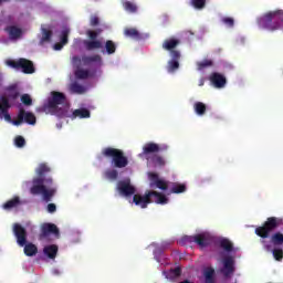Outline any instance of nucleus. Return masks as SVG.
<instances>
[{
    "instance_id": "obj_5",
    "label": "nucleus",
    "mask_w": 283,
    "mask_h": 283,
    "mask_svg": "<svg viewBox=\"0 0 283 283\" xmlns=\"http://www.w3.org/2000/svg\"><path fill=\"white\" fill-rule=\"evenodd\" d=\"M133 202L142 209H147V206L151 205L153 202H155L156 205H167V202H169V199L167 198V196L156 190H149L146 191L144 196L134 195Z\"/></svg>"
},
{
    "instance_id": "obj_23",
    "label": "nucleus",
    "mask_w": 283,
    "mask_h": 283,
    "mask_svg": "<svg viewBox=\"0 0 283 283\" xmlns=\"http://www.w3.org/2000/svg\"><path fill=\"white\" fill-rule=\"evenodd\" d=\"M43 253L50 260H54L56 258V254L59 253V245L56 244L46 245L43 249Z\"/></svg>"
},
{
    "instance_id": "obj_9",
    "label": "nucleus",
    "mask_w": 283,
    "mask_h": 283,
    "mask_svg": "<svg viewBox=\"0 0 283 283\" xmlns=\"http://www.w3.org/2000/svg\"><path fill=\"white\" fill-rule=\"evenodd\" d=\"M7 65L13 70H22L23 74H34V63L28 59L20 57L18 61L8 60Z\"/></svg>"
},
{
    "instance_id": "obj_54",
    "label": "nucleus",
    "mask_w": 283,
    "mask_h": 283,
    "mask_svg": "<svg viewBox=\"0 0 283 283\" xmlns=\"http://www.w3.org/2000/svg\"><path fill=\"white\" fill-rule=\"evenodd\" d=\"M3 2V0H0V3H2Z\"/></svg>"
},
{
    "instance_id": "obj_16",
    "label": "nucleus",
    "mask_w": 283,
    "mask_h": 283,
    "mask_svg": "<svg viewBox=\"0 0 283 283\" xmlns=\"http://www.w3.org/2000/svg\"><path fill=\"white\" fill-rule=\"evenodd\" d=\"M117 190L120 196L125 197L134 196V193H136V188L132 186V180L129 179L119 180L117 182Z\"/></svg>"
},
{
    "instance_id": "obj_42",
    "label": "nucleus",
    "mask_w": 283,
    "mask_h": 283,
    "mask_svg": "<svg viewBox=\"0 0 283 283\" xmlns=\"http://www.w3.org/2000/svg\"><path fill=\"white\" fill-rule=\"evenodd\" d=\"M14 145L15 147H19V148L25 147V138H23V136L21 135H18L14 138Z\"/></svg>"
},
{
    "instance_id": "obj_44",
    "label": "nucleus",
    "mask_w": 283,
    "mask_h": 283,
    "mask_svg": "<svg viewBox=\"0 0 283 283\" xmlns=\"http://www.w3.org/2000/svg\"><path fill=\"white\" fill-rule=\"evenodd\" d=\"M21 103H23V105H27V107H30V105H32V97L29 94H23L21 96Z\"/></svg>"
},
{
    "instance_id": "obj_1",
    "label": "nucleus",
    "mask_w": 283,
    "mask_h": 283,
    "mask_svg": "<svg viewBox=\"0 0 283 283\" xmlns=\"http://www.w3.org/2000/svg\"><path fill=\"white\" fill-rule=\"evenodd\" d=\"M52 168L45 163H42L35 169L36 177L32 179V187L30 193L32 196H42L44 202H51L52 198L56 196V187H54V179L48 176Z\"/></svg>"
},
{
    "instance_id": "obj_32",
    "label": "nucleus",
    "mask_w": 283,
    "mask_h": 283,
    "mask_svg": "<svg viewBox=\"0 0 283 283\" xmlns=\"http://www.w3.org/2000/svg\"><path fill=\"white\" fill-rule=\"evenodd\" d=\"M70 90L73 94H85V86L78 84V82H73L70 86Z\"/></svg>"
},
{
    "instance_id": "obj_18",
    "label": "nucleus",
    "mask_w": 283,
    "mask_h": 283,
    "mask_svg": "<svg viewBox=\"0 0 283 283\" xmlns=\"http://www.w3.org/2000/svg\"><path fill=\"white\" fill-rule=\"evenodd\" d=\"M148 178L150 180L151 189L157 187V189H161V191H167V189L169 188L167 181L160 179V177H158V174H156V172H149Z\"/></svg>"
},
{
    "instance_id": "obj_17",
    "label": "nucleus",
    "mask_w": 283,
    "mask_h": 283,
    "mask_svg": "<svg viewBox=\"0 0 283 283\" xmlns=\"http://www.w3.org/2000/svg\"><path fill=\"white\" fill-rule=\"evenodd\" d=\"M180 51H171L170 60L168 61L167 72L169 74H174L180 67Z\"/></svg>"
},
{
    "instance_id": "obj_47",
    "label": "nucleus",
    "mask_w": 283,
    "mask_h": 283,
    "mask_svg": "<svg viewBox=\"0 0 283 283\" xmlns=\"http://www.w3.org/2000/svg\"><path fill=\"white\" fill-rule=\"evenodd\" d=\"M99 23H101V20L98 19V15L91 17L90 24L92 25V28H96V25H98Z\"/></svg>"
},
{
    "instance_id": "obj_27",
    "label": "nucleus",
    "mask_w": 283,
    "mask_h": 283,
    "mask_svg": "<svg viewBox=\"0 0 283 283\" xmlns=\"http://www.w3.org/2000/svg\"><path fill=\"white\" fill-rule=\"evenodd\" d=\"M124 34L129 39H135V41H140L142 39L140 32L136 28H126Z\"/></svg>"
},
{
    "instance_id": "obj_29",
    "label": "nucleus",
    "mask_w": 283,
    "mask_h": 283,
    "mask_svg": "<svg viewBox=\"0 0 283 283\" xmlns=\"http://www.w3.org/2000/svg\"><path fill=\"white\" fill-rule=\"evenodd\" d=\"M116 48H117L116 42L112 40H107L104 45L105 51H102V52L103 53L106 52V54L108 55L116 54Z\"/></svg>"
},
{
    "instance_id": "obj_51",
    "label": "nucleus",
    "mask_w": 283,
    "mask_h": 283,
    "mask_svg": "<svg viewBox=\"0 0 283 283\" xmlns=\"http://www.w3.org/2000/svg\"><path fill=\"white\" fill-rule=\"evenodd\" d=\"M264 249H265L266 251H271V245L266 244V245H264Z\"/></svg>"
},
{
    "instance_id": "obj_48",
    "label": "nucleus",
    "mask_w": 283,
    "mask_h": 283,
    "mask_svg": "<svg viewBox=\"0 0 283 283\" xmlns=\"http://www.w3.org/2000/svg\"><path fill=\"white\" fill-rule=\"evenodd\" d=\"M171 273L175 277H180V275H182V270L180 269V266H177L174 270H171Z\"/></svg>"
},
{
    "instance_id": "obj_21",
    "label": "nucleus",
    "mask_w": 283,
    "mask_h": 283,
    "mask_svg": "<svg viewBox=\"0 0 283 283\" xmlns=\"http://www.w3.org/2000/svg\"><path fill=\"white\" fill-rule=\"evenodd\" d=\"M83 45L87 52H92V50H103V42H101V40H84Z\"/></svg>"
},
{
    "instance_id": "obj_31",
    "label": "nucleus",
    "mask_w": 283,
    "mask_h": 283,
    "mask_svg": "<svg viewBox=\"0 0 283 283\" xmlns=\"http://www.w3.org/2000/svg\"><path fill=\"white\" fill-rule=\"evenodd\" d=\"M193 109L198 116H205V114H207V105L202 102H196Z\"/></svg>"
},
{
    "instance_id": "obj_28",
    "label": "nucleus",
    "mask_w": 283,
    "mask_h": 283,
    "mask_svg": "<svg viewBox=\"0 0 283 283\" xmlns=\"http://www.w3.org/2000/svg\"><path fill=\"white\" fill-rule=\"evenodd\" d=\"M122 6L126 12H130L132 14L138 12V7L136 3H134V1L122 0Z\"/></svg>"
},
{
    "instance_id": "obj_26",
    "label": "nucleus",
    "mask_w": 283,
    "mask_h": 283,
    "mask_svg": "<svg viewBox=\"0 0 283 283\" xmlns=\"http://www.w3.org/2000/svg\"><path fill=\"white\" fill-rule=\"evenodd\" d=\"M203 277L206 283H214L216 282V270L213 268H206L203 270Z\"/></svg>"
},
{
    "instance_id": "obj_25",
    "label": "nucleus",
    "mask_w": 283,
    "mask_h": 283,
    "mask_svg": "<svg viewBox=\"0 0 283 283\" xmlns=\"http://www.w3.org/2000/svg\"><path fill=\"white\" fill-rule=\"evenodd\" d=\"M6 30L12 40L21 39V34H23V31L15 25L8 27Z\"/></svg>"
},
{
    "instance_id": "obj_11",
    "label": "nucleus",
    "mask_w": 283,
    "mask_h": 283,
    "mask_svg": "<svg viewBox=\"0 0 283 283\" xmlns=\"http://www.w3.org/2000/svg\"><path fill=\"white\" fill-rule=\"evenodd\" d=\"M23 123H27L28 125H36V116L34 113L25 112L23 108H20L17 119H13L12 124L15 125V127H19V125H23Z\"/></svg>"
},
{
    "instance_id": "obj_46",
    "label": "nucleus",
    "mask_w": 283,
    "mask_h": 283,
    "mask_svg": "<svg viewBox=\"0 0 283 283\" xmlns=\"http://www.w3.org/2000/svg\"><path fill=\"white\" fill-rule=\"evenodd\" d=\"M86 34L91 41H97L96 39H98V32L96 31L88 30Z\"/></svg>"
},
{
    "instance_id": "obj_40",
    "label": "nucleus",
    "mask_w": 283,
    "mask_h": 283,
    "mask_svg": "<svg viewBox=\"0 0 283 283\" xmlns=\"http://www.w3.org/2000/svg\"><path fill=\"white\" fill-rule=\"evenodd\" d=\"M105 178L107 180H118V170L116 169H109L104 172Z\"/></svg>"
},
{
    "instance_id": "obj_14",
    "label": "nucleus",
    "mask_w": 283,
    "mask_h": 283,
    "mask_svg": "<svg viewBox=\"0 0 283 283\" xmlns=\"http://www.w3.org/2000/svg\"><path fill=\"white\" fill-rule=\"evenodd\" d=\"M223 268L221 269L222 275L224 277H231L235 273V259L231 255H227L222 260Z\"/></svg>"
},
{
    "instance_id": "obj_34",
    "label": "nucleus",
    "mask_w": 283,
    "mask_h": 283,
    "mask_svg": "<svg viewBox=\"0 0 283 283\" xmlns=\"http://www.w3.org/2000/svg\"><path fill=\"white\" fill-rule=\"evenodd\" d=\"M190 6H192L195 10H205L207 7V0H190Z\"/></svg>"
},
{
    "instance_id": "obj_15",
    "label": "nucleus",
    "mask_w": 283,
    "mask_h": 283,
    "mask_svg": "<svg viewBox=\"0 0 283 283\" xmlns=\"http://www.w3.org/2000/svg\"><path fill=\"white\" fill-rule=\"evenodd\" d=\"M10 98L6 95L0 96V118H4L7 123L12 122V116H10L9 109H10Z\"/></svg>"
},
{
    "instance_id": "obj_20",
    "label": "nucleus",
    "mask_w": 283,
    "mask_h": 283,
    "mask_svg": "<svg viewBox=\"0 0 283 283\" xmlns=\"http://www.w3.org/2000/svg\"><path fill=\"white\" fill-rule=\"evenodd\" d=\"M180 45V40L176 38H170L164 41L163 43V50H166L167 52H178L177 46Z\"/></svg>"
},
{
    "instance_id": "obj_22",
    "label": "nucleus",
    "mask_w": 283,
    "mask_h": 283,
    "mask_svg": "<svg viewBox=\"0 0 283 283\" xmlns=\"http://www.w3.org/2000/svg\"><path fill=\"white\" fill-rule=\"evenodd\" d=\"M20 205H21V198L14 197L8 200L7 202H4L2 205V209H4V211H12V209H17V207H20Z\"/></svg>"
},
{
    "instance_id": "obj_45",
    "label": "nucleus",
    "mask_w": 283,
    "mask_h": 283,
    "mask_svg": "<svg viewBox=\"0 0 283 283\" xmlns=\"http://www.w3.org/2000/svg\"><path fill=\"white\" fill-rule=\"evenodd\" d=\"M222 23H224V25H227L228 28H233V25H235V20H233V18H229V17H224L222 18Z\"/></svg>"
},
{
    "instance_id": "obj_41",
    "label": "nucleus",
    "mask_w": 283,
    "mask_h": 283,
    "mask_svg": "<svg viewBox=\"0 0 283 283\" xmlns=\"http://www.w3.org/2000/svg\"><path fill=\"white\" fill-rule=\"evenodd\" d=\"M69 36H70V29H69V28H65V29L61 32V35H60L62 45H67Z\"/></svg>"
},
{
    "instance_id": "obj_30",
    "label": "nucleus",
    "mask_w": 283,
    "mask_h": 283,
    "mask_svg": "<svg viewBox=\"0 0 283 283\" xmlns=\"http://www.w3.org/2000/svg\"><path fill=\"white\" fill-rule=\"evenodd\" d=\"M72 118H90V111L87 108H77L73 112Z\"/></svg>"
},
{
    "instance_id": "obj_37",
    "label": "nucleus",
    "mask_w": 283,
    "mask_h": 283,
    "mask_svg": "<svg viewBox=\"0 0 283 283\" xmlns=\"http://www.w3.org/2000/svg\"><path fill=\"white\" fill-rule=\"evenodd\" d=\"M52 39V31L45 28H42V38L40 43H48Z\"/></svg>"
},
{
    "instance_id": "obj_38",
    "label": "nucleus",
    "mask_w": 283,
    "mask_h": 283,
    "mask_svg": "<svg viewBox=\"0 0 283 283\" xmlns=\"http://www.w3.org/2000/svg\"><path fill=\"white\" fill-rule=\"evenodd\" d=\"M8 98H11L12 101H17V98L20 96V93L19 91H17V86L12 85V86H9L8 88Z\"/></svg>"
},
{
    "instance_id": "obj_13",
    "label": "nucleus",
    "mask_w": 283,
    "mask_h": 283,
    "mask_svg": "<svg viewBox=\"0 0 283 283\" xmlns=\"http://www.w3.org/2000/svg\"><path fill=\"white\" fill-rule=\"evenodd\" d=\"M50 235H55V238H59L61 235L59 227H56L54 223H43L41 226L39 240H46Z\"/></svg>"
},
{
    "instance_id": "obj_52",
    "label": "nucleus",
    "mask_w": 283,
    "mask_h": 283,
    "mask_svg": "<svg viewBox=\"0 0 283 283\" xmlns=\"http://www.w3.org/2000/svg\"><path fill=\"white\" fill-rule=\"evenodd\" d=\"M200 87H202V85H205V81L201 80L200 83H199Z\"/></svg>"
},
{
    "instance_id": "obj_3",
    "label": "nucleus",
    "mask_w": 283,
    "mask_h": 283,
    "mask_svg": "<svg viewBox=\"0 0 283 283\" xmlns=\"http://www.w3.org/2000/svg\"><path fill=\"white\" fill-rule=\"evenodd\" d=\"M259 28L268 30L269 32H277L283 30V10L277 9L269 11L256 19Z\"/></svg>"
},
{
    "instance_id": "obj_10",
    "label": "nucleus",
    "mask_w": 283,
    "mask_h": 283,
    "mask_svg": "<svg viewBox=\"0 0 283 283\" xmlns=\"http://www.w3.org/2000/svg\"><path fill=\"white\" fill-rule=\"evenodd\" d=\"M103 59L101 55H83L82 57L78 55H74L72 57V65L73 67H83V65H92V63H101Z\"/></svg>"
},
{
    "instance_id": "obj_33",
    "label": "nucleus",
    "mask_w": 283,
    "mask_h": 283,
    "mask_svg": "<svg viewBox=\"0 0 283 283\" xmlns=\"http://www.w3.org/2000/svg\"><path fill=\"white\" fill-rule=\"evenodd\" d=\"M271 242L275 247H282V244H283V234H282V232H275L274 234H272Z\"/></svg>"
},
{
    "instance_id": "obj_19",
    "label": "nucleus",
    "mask_w": 283,
    "mask_h": 283,
    "mask_svg": "<svg viewBox=\"0 0 283 283\" xmlns=\"http://www.w3.org/2000/svg\"><path fill=\"white\" fill-rule=\"evenodd\" d=\"M209 81L211 85H213V87H216L217 90H222V87L227 85V77H224V75L217 72L210 74Z\"/></svg>"
},
{
    "instance_id": "obj_8",
    "label": "nucleus",
    "mask_w": 283,
    "mask_h": 283,
    "mask_svg": "<svg viewBox=\"0 0 283 283\" xmlns=\"http://www.w3.org/2000/svg\"><path fill=\"white\" fill-rule=\"evenodd\" d=\"M279 227H283V219L280 217H270L262 226L255 228L254 233L259 238H262V240H266Z\"/></svg>"
},
{
    "instance_id": "obj_4",
    "label": "nucleus",
    "mask_w": 283,
    "mask_h": 283,
    "mask_svg": "<svg viewBox=\"0 0 283 283\" xmlns=\"http://www.w3.org/2000/svg\"><path fill=\"white\" fill-rule=\"evenodd\" d=\"M169 149V146H159L156 143H147L143 148V154L146 156V160L150 163V165L155 167H165L167 164L165 161V158L160 155H158L159 151H167ZM153 154V155H150Z\"/></svg>"
},
{
    "instance_id": "obj_35",
    "label": "nucleus",
    "mask_w": 283,
    "mask_h": 283,
    "mask_svg": "<svg viewBox=\"0 0 283 283\" xmlns=\"http://www.w3.org/2000/svg\"><path fill=\"white\" fill-rule=\"evenodd\" d=\"M75 77H77L80 80L90 78V71L83 70L81 67H76Z\"/></svg>"
},
{
    "instance_id": "obj_12",
    "label": "nucleus",
    "mask_w": 283,
    "mask_h": 283,
    "mask_svg": "<svg viewBox=\"0 0 283 283\" xmlns=\"http://www.w3.org/2000/svg\"><path fill=\"white\" fill-rule=\"evenodd\" d=\"M184 240L186 242H195V244H198V247H201V249H205V247H209L211 244V237L207 233L185 237Z\"/></svg>"
},
{
    "instance_id": "obj_39",
    "label": "nucleus",
    "mask_w": 283,
    "mask_h": 283,
    "mask_svg": "<svg viewBox=\"0 0 283 283\" xmlns=\"http://www.w3.org/2000/svg\"><path fill=\"white\" fill-rule=\"evenodd\" d=\"M213 65V61L211 60H203L201 62H197V70L202 71L207 70V67H211Z\"/></svg>"
},
{
    "instance_id": "obj_50",
    "label": "nucleus",
    "mask_w": 283,
    "mask_h": 283,
    "mask_svg": "<svg viewBox=\"0 0 283 283\" xmlns=\"http://www.w3.org/2000/svg\"><path fill=\"white\" fill-rule=\"evenodd\" d=\"M63 45H65V44H63V42L55 43V44H54V50H56V51L63 50Z\"/></svg>"
},
{
    "instance_id": "obj_43",
    "label": "nucleus",
    "mask_w": 283,
    "mask_h": 283,
    "mask_svg": "<svg viewBox=\"0 0 283 283\" xmlns=\"http://www.w3.org/2000/svg\"><path fill=\"white\" fill-rule=\"evenodd\" d=\"M272 253H273V258L276 260V262H282V260H283V250L282 249H274Z\"/></svg>"
},
{
    "instance_id": "obj_2",
    "label": "nucleus",
    "mask_w": 283,
    "mask_h": 283,
    "mask_svg": "<svg viewBox=\"0 0 283 283\" xmlns=\"http://www.w3.org/2000/svg\"><path fill=\"white\" fill-rule=\"evenodd\" d=\"M69 109L70 104H67V96H65V93L53 91L40 108V112L51 114V116H56L57 118H65Z\"/></svg>"
},
{
    "instance_id": "obj_49",
    "label": "nucleus",
    "mask_w": 283,
    "mask_h": 283,
    "mask_svg": "<svg viewBox=\"0 0 283 283\" xmlns=\"http://www.w3.org/2000/svg\"><path fill=\"white\" fill-rule=\"evenodd\" d=\"M56 211V205L54 203H49L48 205V212L49 213H54Z\"/></svg>"
},
{
    "instance_id": "obj_53",
    "label": "nucleus",
    "mask_w": 283,
    "mask_h": 283,
    "mask_svg": "<svg viewBox=\"0 0 283 283\" xmlns=\"http://www.w3.org/2000/svg\"><path fill=\"white\" fill-rule=\"evenodd\" d=\"M261 242H262V244H264V242H265V241H264V240H262Z\"/></svg>"
},
{
    "instance_id": "obj_6",
    "label": "nucleus",
    "mask_w": 283,
    "mask_h": 283,
    "mask_svg": "<svg viewBox=\"0 0 283 283\" xmlns=\"http://www.w3.org/2000/svg\"><path fill=\"white\" fill-rule=\"evenodd\" d=\"M13 235L17 238L19 247H24V254L32 258L39 253V248L33 243H28V231L20 223L13 224Z\"/></svg>"
},
{
    "instance_id": "obj_36",
    "label": "nucleus",
    "mask_w": 283,
    "mask_h": 283,
    "mask_svg": "<svg viewBox=\"0 0 283 283\" xmlns=\"http://www.w3.org/2000/svg\"><path fill=\"white\" fill-rule=\"evenodd\" d=\"M187 191V185L185 184H174L171 188V193H185Z\"/></svg>"
},
{
    "instance_id": "obj_24",
    "label": "nucleus",
    "mask_w": 283,
    "mask_h": 283,
    "mask_svg": "<svg viewBox=\"0 0 283 283\" xmlns=\"http://www.w3.org/2000/svg\"><path fill=\"white\" fill-rule=\"evenodd\" d=\"M220 249H223L227 253H232V251H235L233 248V242L231 240L223 238L219 241Z\"/></svg>"
},
{
    "instance_id": "obj_7",
    "label": "nucleus",
    "mask_w": 283,
    "mask_h": 283,
    "mask_svg": "<svg viewBox=\"0 0 283 283\" xmlns=\"http://www.w3.org/2000/svg\"><path fill=\"white\" fill-rule=\"evenodd\" d=\"M102 156L104 158H111V164L115 169H125L129 165V159L125 155V151L118 148L105 147L102 149Z\"/></svg>"
}]
</instances>
